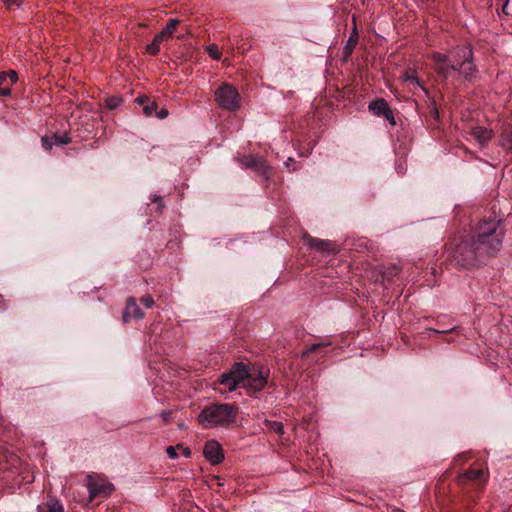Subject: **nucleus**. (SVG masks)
I'll return each mask as SVG.
<instances>
[{"mask_svg": "<svg viewBox=\"0 0 512 512\" xmlns=\"http://www.w3.org/2000/svg\"><path fill=\"white\" fill-rule=\"evenodd\" d=\"M506 223L498 215L490 214L475 225L472 235L455 245L451 261L460 267H468L496 255L503 244Z\"/></svg>", "mask_w": 512, "mask_h": 512, "instance_id": "1", "label": "nucleus"}, {"mask_svg": "<svg viewBox=\"0 0 512 512\" xmlns=\"http://www.w3.org/2000/svg\"><path fill=\"white\" fill-rule=\"evenodd\" d=\"M432 59L437 74L444 79L451 77L454 72L469 82L475 77L477 70L473 64V51L470 46H457L447 54L434 53Z\"/></svg>", "mask_w": 512, "mask_h": 512, "instance_id": "2", "label": "nucleus"}, {"mask_svg": "<svg viewBox=\"0 0 512 512\" xmlns=\"http://www.w3.org/2000/svg\"><path fill=\"white\" fill-rule=\"evenodd\" d=\"M269 376L270 370L264 366L253 365L249 369L243 362H235L226 372V388L229 392L243 388L252 395L264 389Z\"/></svg>", "mask_w": 512, "mask_h": 512, "instance_id": "3", "label": "nucleus"}, {"mask_svg": "<svg viewBox=\"0 0 512 512\" xmlns=\"http://www.w3.org/2000/svg\"><path fill=\"white\" fill-rule=\"evenodd\" d=\"M198 422L204 428H213L224 422V405L211 403L206 405L198 416Z\"/></svg>", "mask_w": 512, "mask_h": 512, "instance_id": "4", "label": "nucleus"}, {"mask_svg": "<svg viewBox=\"0 0 512 512\" xmlns=\"http://www.w3.org/2000/svg\"><path fill=\"white\" fill-rule=\"evenodd\" d=\"M87 488L89 490V500L93 501L97 497L106 498L114 490L112 483L103 479H95L92 476L88 477Z\"/></svg>", "mask_w": 512, "mask_h": 512, "instance_id": "5", "label": "nucleus"}, {"mask_svg": "<svg viewBox=\"0 0 512 512\" xmlns=\"http://www.w3.org/2000/svg\"><path fill=\"white\" fill-rule=\"evenodd\" d=\"M241 164L245 168L254 170L258 174L263 176L265 180L270 179L272 175L271 167L268 165V163L263 157H258L254 155L244 156L241 159Z\"/></svg>", "mask_w": 512, "mask_h": 512, "instance_id": "6", "label": "nucleus"}, {"mask_svg": "<svg viewBox=\"0 0 512 512\" xmlns=\"http://www.w3.org/2000/svg\"><path fill=\"white\" fill-rule=\"evenodd\" d=\"M304 244L311 250L322 254H330L336 252V245L329 240H322L312 236L303 237Z\"/></svg>", "mask_w": 512, "mask_h": 512, "instance_id": "7", "label": "nucleus"}, {"mask_svg": "<svg viewBox=\"0 0 512 512\" xmlns=\"http://www.w3.org/2000/svg\"><path fill=\"white\" fill-rule=\"evenodd\" d=\"M203 454L212 465H217L224 459L222 446L216 440H209L205 443Z\"/></svg>", "mask_w": 512, "mask_h": 512, "instance_id": "8", "label": "nucleus"}, {"mask_svg": "<svg viewBox=\"0 0 512 512\" xmlns=\"http://www.w3.org/2000/svg\"><path fill=\"white\" fill-rule=\"evenodd\" d=\"M72 141V138L70 137L69 133L65 132L63 134H53L51 136H44L41 139L42 147L46 151H50L52 147L55 146H62L69 144Z\"/></svg>", "mask_w": 512, "mask_h": 512, "instance_id": "9", "label": "nucleus"}, {"mask_svg": "<svg viewBox=\"0 0 512 512\" xmlns=\"http://www.w3.org/2000/svg\"><path fill=\"white\" fill-rule=\"evenodd\" d=\"M226 112L234 113L241 107V96L236 88L226 84Z\"/></svg>", "mask_w": 512, "mask_h": 512, "instance_id": "10", "label": "nucleus"}, {"mask_svg": "<svg viewBox=\"0 0 512 512\" xmlns=\"http://www.w3.org/2000/svg\"><path fill=\"white\" fill-rule=\"evenodd\" d=\"M18 80L17 72L10 70L0 72V96L8 97L11 95V86Z\"/></svg>", "mask_w": 512, "mask_h": 512, "instance_id": "11", "label": "nucleus"}, {"mask_svg": "<svg viewBox=\"0 0 512 512\" xmlns=\"http://www.w3.org/2000/svg\"><path fill=\"white\" fill-rule=\"evenodd\" d=\"M144 317V312L139 308L136 303V299L130 297L127 300L126 307L123 311L122 318L124 322L130 321V319H142Z\"/></svg>", "mask_w": 512, "mask_h": 512, "instance_id": "12", "label": "nucleus"}, {"mask_svg": "<svg viewBox=\"0 0 512 512\" xmlns=\"http://www.w3.org/2000/svg\"><path fill=\"white\" fill-rule=\"evenodd\" d=\"M470 135L479 143L480 146L486 145L492 137L490 130L480 126L472 128Z\"/></svg>", "mask_w": 512, "mask_h": 512, "instance_id": "13", "label": "nucleus"}, {"mask_svg": "<svg viewBox=\"0 0 512 512\" xmlns=\"http://www.w3.org/2000/svg\"><path fill=\"white\" fill-rule=\"evenodd\" d=\"M136 102L143 107V113L148 117L152 116L157 109V103L147 96L138 97Z\"/></svg>", "mask_w": 512, "mask_h": 512, "instance_id": "14", "label": "nucleus"}, {"mask_svg": "<svg viewBox=\"0 0 512 512\" xmlns=\"http://www.w3.org/2000/svg\"><path fill=\"white\" fill-rule=\"evenodd\" d=\"M369 111L376 116H382L390 107L384 99H377L369 103Z\"/></svg>", "mask_w": 512, "mask_h": 512, "instance_id": "15", "label": "nucleus"}, {"mask_svg": "<svg viewBox=\"0 0 512 512\" xmlns=\"http://www.w3.org/2000/svg\"><path fill=\"white\" fill-rule=\"evenodd\" d=\"M242 119L237 115H226V132H234L240 129Z\"/></svg>", "mask_w": 512, "mask_h": 512, "instance_id": "16", "label": "nucleus"}, {"mask_svg": "<svg viewBox=\"0 0 512 512\" xmlns=\"http://www.w3.org/2000/svg\"><path fill=\"white\" fill-rule=\"evenodd\" d=\"M165 40L163 35L158 33L155 35L153 42L146 46V52L150 55H157L160 51V44Z\"/></svg>", "mask_w": 512, "mask_h": 512, "instance_id": "17", "label": "nucleus"}, {"mask_svg": "<svg viewBox=\"0 0 512 512\" xmlns=\"http://www.w3.org/2000/svg\"><path fill=\"white\" fill-rule=\"evenodd\" d=\"M500 145L504 149H506L508 152L512 153V128L511 127L504 129L502 136H501Z\"/></svg>", "mask_w": 512, "mask_h": 512, "instance_id": "18", "label": "nucleus"}, {"mask_svg": "<svg viewBox=\"0 0 512 512\" xmlns=\"http://www.w3.org/2000/svg\"><path fill=\"white\" fill-rule=\"evenodd\" d=\"M482 477H483L482 469H470V470L466 471L465 473H463L462 475H460L459 481L460 482H464L466 480L476 481V480L482 479Z\"/></svg>", "mask_w": 512, "mask_h": 512, "instance_id": "19", "label": "nucleus"}, {"mask_svg": "<svg viewBox=\"0 0 512 512\" xmlns=\"http://www.w3.org/2000/svg\"><path fill=\"white\" fill-rule=\"evenodd\" d=\"M180 20L176 18L169 19L166 26L162 29L160 32L161 35L166 39L168 37H171L174 32L176 31L177 26L179 25Z\"/></svg>", "mask_w": 512, "mask_h": 512, "instance_id": "20", "label": "nucleus"}, {"mask_svg": "<svg viewBox=\"0 0 512 512\" xmlns=\"http://www.w3.org/2000/svg\"><path fill=\"white\" fill-rule=\"evenodd\" d=\"M403 79H404L405 82H409L410 84H413L416 87L420 88L426 94L428 93L427 90L424 87H422V85L420 84L418 77L415 75V71H408V72H406L403 75Z\"/></svg>", "mask_w": 512, "mask_h": 512, "instance_id": "21", "label": "nucleus"}, {"mask_svg": "<svg viewBox=\"0 0 512 512\" xmlns=\"http://www.w3.org/2000/svg\"><path fill=\"white\" fill-rule=\"evenodd\" d=\"M215 101L220 109L224 108V83H221L215 91Z\"/></svg>", "mask_w": 512, "mask_h": 512, "instance_id": "22", "label": "nucleus"}, {"mask_svg": "<svg viewBox=\"0 0 512 512\" xmlns=\"http://www.w3.org/2000/svg\"><path fill=\"white\" fill-rule=\"evenodd\" d=\"M266 428L269 431H273L277 434H283V425L281 422L278 421H266L265 422Z\"/></svg>", "mask_w": 512, "mask_h": 512, "instance_id": "23", "label": "nucleus"}, {"mask_svg": "<svg viewBox=\"0 0 512 512\" xmlns=\"http://www.w3.org/2000/svg\"><path fill=\"white\" fill-rule=\"evenodd\" d=\"M40 512H64L63 506L57 500H51L47 503L46 509Z\"/></svg>", "mask_w": 512, "mask_h": 512, "instance_id": "24", "label": "nucleus"}, {"mask_svg": "<svg viewBox=\"0 0 512 512\" xmlns=\"http://www.w3.org/2000/svg\"><path fill=\"white\" fill-rule=\"evenodd\" d=\"M237 414V409L233 405L226 404V426L230 423L234 422L235 416Z\"/></svg>", "mask_w": 512, "mask_h": 512, "instance_id": "25", "label": "nucleus"}, {"mask_svg": "<svg viewBox=\"0 0 512 512\" xmlns=\"http://www.w3.org/2000/svg\"><path fill=\"white\" fill-rule=\"evenodd\" d=\"M207 51H208L209 55L213 59H216V60L220 59V57L222 55V53L219 50L218 46L215 45V44H211L210 46H208Z\"/></svg>", "mask_w": 512, "mask_h": 512, "instance_id": "26", "label": "nucleus"}, {"mask_svg": "<svg viewBox=\"0 0 512 512\" xmlns=\"http://www.w3.org/2000/svg\"><path fill=\"white\" fill-rule=\"evenodd\" d=\"M121 102H122V100L120 98L112 97V98H108L106 100V105L109 109L113 110V109H116L120 105Z\"/></svg>", "mask_w": 512, "mask_h": 512, "instance_id": "27", "label": "nucleus"}, {"mask_svg": "<svg viewBox=\"0 0 512 512\" xmlns=\"http://www.w3.org/2000/svg\"><path fill=\"white\" fill-rule=\"evenodd\" d=\"M357 43V38L356 39H353V37H350L349 40L347 41V44L344 48V52L346 55H350L355 47Z\"/></svg>", "mask_w": 512, "mask_h": 512, "instance_id": "28", "label": "nucleus"}, {"mask_svg": "<svg viewBox=\"0 0 512 512\" xmlns=\"http://www.w3.org/2000/svg\"><path fill=\"white\" fill-rule=\"evenodd\" d=\"M502 12L505 15L512 16V0H505L502 6Z\"/></svg>", "mask_w": 512, "mask_h": 512, "instance_id": "29", "label": "nucleus"}, {"mask_svg": "<svg viewBox=\"0 0 512 512\" xmlns=\"http://www.w3.org/2000/svg\"><path fill=\"white\" fill-rule=\"evenodd\" d=\"M140 301L146 308H151L154 304V300L150 295L142 296Z\"/></svg>", "mask_w": 512, "mask_h": 512, "instance_id": "30", "label": "nucleus"}, {"mask_svg": "<svg viewBox=\"0 0 512 512\" xmlns=\"http://www.w3.org/2000/svg\"><path fill=\"white\" fill-rule=\"evenodd\" d=\"M382 116L387 121H389L392 125H395V120H394L393 112H392V110L390 108Z\"/></svg>", "mask_w": 512, "mask_h": 512, "instance_id": "31", "label": "nucleus"}, {"mask_svg": "<svg viewBox=\"0 0 512 512\" xmlns=\"http://www.w3.org/2000/svg\"><path fill=\"white\" fill-rule=\"evenodd\" d=\"M166 452L171 459H176L178 457V454L176 452V448L173 446H168L166 449Z\"/></svg>", "mask_w": 512, "mask_h": 512, "instance_id": "32", "label": "nucleus"}, {"mask_svg": "<svg viewBox=\"0 0 512 512\" xmlns=\"http://www.w3.org/2000/svg\"><path fill=\"white\" fill-rule=\"evenodd\" d=\"M429 107H430V113H431V115H432L434 118H436V119H437V118L439 117V113H438V109H437V107H436L435 102H434V101H431V103H430Z\"/></svg>", "mask_w": 512, "mask_h": 512, "instance_id": "33", "label": "nucleus"}, {"mask_svg": "<svg viewBox=\"0 0 512 512\" xmlns=\"http://www.w3.org/2000/svg\"><path fill=\"white\" fill-rule=\"evenodd\" d=\"M156 116L159 119H165L168 116V110L165 108H162L159 112L156 113Z\"/></svg>", "mask_w": 512, "mask_h": 512, "instance_id": "34", "label": "nucleus"}, {"mask_svg": "<svg viewBox=\"0 0 512 512\" xmlns=\"http://www.w3.org/2000/svg\"><path fill=\"white\" fill-rule=\"evenodd\" d=\"M23 0H7L6 4L8 8H11L12 5L21 6Z\"/></svg>", "mask_w": 512, "mask_h": 512, "instance_id": "35", "label": "nucleus"}, {"mask_svg": "<svg viewBox=\"0 0 512 512\" xmlns=\"http://www.w3.org/2000/svg\"><path fill=\"white\" fill-rule=\"evenodd\" d=\"M322 346H323V345H322V344H320V343L313 344V345H311V346L308 348V350H307L305 353H313V352L317 351V350H318V348H320V347H322Z\"/></svg>", "mask_w": 512, "mask_h": 512, "instance_id": "36", "label": "nucleus"}, {"mask_svg": "<svg viewBox=\"0 0 512 512\" xmlns=\"http://www.w3.org/2000/svg\"><path fill=\"white\" fill-rule=\"evenodd\" d=\"M154 203L157 204V210L160 211L163 207L162 205V198L160 196H156L153 200Z\"/></svg>", "mask_w": 512, "mask_h": 512, "instance_id": "37", "label": "nucleus"}, {"mask_svg": "<svg viewBox=\"0 0 512 512\" xmlns=\"http://www.w3.org/2000/svg\"><path fill=\"white\" fill-rule=\"evenodd\" d=\"M294 163V159L289 157L287 159V161L285 162V166L290 170V171H294L295 168H291V164Z\"/></svg>", "mask_w": 512, "mask_h": 512, "instance_id": "38", "label": "nucleus"}, {"mask_svg": "<svg viewBox=\"0 0 512 512\" xmlns=\"http://www.w3.org/2000/svg\"><path fill=\"white\" fill-rule=\"evenodd\" d=\"M217 383H218L219 385H223V384H224V373H221V374L218 376Z\"/></svg>", "mask_w": 512, "mask_h": 512, "instance_id": "39", "label": "nucleus"}, {"mask_svg": "<svg viewBox=\"0 0 512 512\" xmlns=\"http://www.w3.org/2000/svg\"><path fill=\"white\" fill-rule=\"evenodd\" d=\"M183 454L186 457H190V455H191L190 449L189 448H183Z\"/></svg>", "mask_w": 512, "mask_h": 512, "instance_id": "40", "label": "nucleus"}, {"mask_svg": "<svg viewBox=\"0 0 512 512\" xmlns=\"http://www.w3.org/2000/svg\"><path fill=\"white\" fill-rule=\"evenodd\" d=\"M177 448H183V446L181 444H178Z\"/></svg>", "mask_w": 512, "mask_h": 512, "instance_id": "41", "label": "nucleus"}]
</instances>
